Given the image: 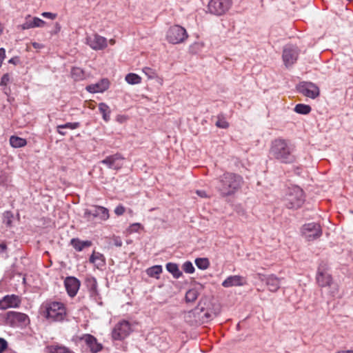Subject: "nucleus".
<instances>
[{"label": "nucleus", "instance_id": "1", "mask_svg": "<svg viewBox=\"0 0 353 353\" xmlns=\"http://www.w3.org/2000/svg\"><path fill=\"white\" fill-rule=\"evenodd\" d=\"M243 184V179L241 176L225 172L217 179L215 187L219 194L225 197L234 195L241 188Z\"/></svg>", "mask_w": 353, "mask_h": 353}, {"label": "nucleus", "instance_id": "2", "mask_svg": "<svg viewBox=\"0 0 353 353\" xmlns=\"http://www.w3.org/2000/svg\"><path fill=\"white\" fill-rule=\"evenodd\" d=\"M294 146L287 140L275 139L272 143L270 156L283 163H291L294 161Z\"/></svg>", "mask_w": 353, "mask_h": 353}, {"label": "nucleus", "instance_id": "3", "mask_svg": "<svg viewBox=\"0 0 353 353\" xmlns=\"http://www.w3.org/2000/svg\"><path fill=\"white\" fill-rule=\"evenodd\" d=\"M40 310L43 316L53 321H62L66 316L65 307L60 301L48 300L42 303Z\"/></svg>", "mask_w": 353, "mask_h": 353}, {"label": "nucleus", "instance_id": "4", "mask_svg": "<svg viewBox=\"0 0 353 353\" xmlns=\"http://www.w3.org/2000/svg\"><path fill=\"white\" fill-rule=\"evenodd\" d=\"M285 205L289 209H298L305 202L303 190L296 185L288 188L283 198Z\"/></svg>", "mask_w": 353, "mask_h": 353}, {"label": "nucleus", "instance_id": "5", "mask_svg": "<svg viewBox=\"0 0 353 353\" xmlns=\"http://www.w3.org/2000/svg\"><path fill=\"white\" fill-rule=\"evenodd\" d=\"M109 217V210L103 206L97 205L85 209L83 213V218L89 222L94 221V220L105 221Z\"/></svg>", "mask_w": 353, "mask_h": 353}, {"label": "nucleus", "instance_id": "6", "mask_svg": "<svg viewBox=\"0 0 353 353\" xmlns=\"http://www.w3.org/2000/svg\"><path fill=\"white\" fill-rule=\"evenodd\" d=\"M5 322L7 325L13 327H23L30 323L28 316L24 313L9 311L4 316Z\"/></svg>", "mask_w": 353, "mask_h": 353}, {"label": "nucleus", "instance_id": "7", "mask_svg": "<svg viewBox=\"0 0 353 353\" xmlns=\"http://www.w3.org/2000/svg\"><path fill=\"white\" fill-rule=\"evenodd\" d=\"M188 37L186 30L181 26L174 25L169 28L166 33L167 41L172 44L183 43Z\"/></svg>", "mask_w": 353, "mask_h": 353}, {"label": "nucleus", "instance_id": "8", "mask_svg": "<svg viewBox=\"0 0 353 353\" xmlns=\"http://www.w3.org/2000/svg\"><path fill=\"white\" fill-rule=\"evenodd\" d=\"M232 5V0H210L208 12L215 16H222L230 9Z\"/></svg>", "mask_w": 353, "mask_h": 353}, {"label": "nucleus", "instance_id": "9", "mask_svg": "<svg viewBox=\"0 0 353 353\" xmlns=\"http://www.w3.org/2000/svg\"><path fill=\"white\" fill-rule=\"evenodd\" d=\"M132 331L130 323L125 320L118 322L112 331L114 340L121 341L125 339Z\"/></svg>", "mask_w": 353, "mask_h": 353}, {"label": "nucleus", "instance_id": "10", "mask_svg": "<svg viewBox=\"0 0 353 353\" xmlns=\"http://www.w3.org/2000/svg\"><path fill=\"white\" fill-rule=\"evenodd\" d=\"M299 49L296 46L287 44L283 47L282 58L284 65L288 68L294 65L299 57Z\"/></svg>", "mask_w": 353, "mask_h": 353}, {"label": "nucleus", "instance_id": "11", "mask_svg": "<svg viewBox=\"0 0 353 353\" xmlns=\"http://www.w3.org/2000/svg\"><path fill=\"white\" fill-rule=\"evenodd\" d=\"M302 236L308 241L319 238L322 234L321 225L316 223H308L303 225Z\"/></svg>", "mask_w": 353, "mask_h": 353}, {"label": "nucleus", "instance_id": "12", "mask_svg": "<svg viewBox=\"0 0 353 353\" xmlns=\"http://www.w3.org/2000/svg\"><path fill=\"white\" fill-rule=\"evenodd\" d=\"M78 341L84 344L91 353H99L103 349V345L97 338L90 334H83L77 337Z\"/></svg>", "mask_w": 353, "mask_h": 353}, {"label": "nucleus", "instance_id": "13", "mask_svg": "<svg viewBox=\"0 0 353 353\" xmlns=\"http://www.w3.org/2000/svg\"><path fill=\"white\" fill-rule=\"evenodd\" d=\"M297 90L303 96L313 99L319 97L320 94L319 88L314 83L308 81L301 82L297 85Z\"/></svg>", "mask_w": 353, "mask_h": 353}, {"label": "nucleus", "instance_id": "14", "mask_svg": "<svg viewBox=\"0 0 353 353\" xmlns=\"http://www.w3.org/2000/svg\"><path fill=\"white\" fill-rule=\"evenodd\" d=\"M86 44H88L92 50H101L108 46L106 38L94 34L86 37Z\"/></svg>", "mask_w": 353, "mask_h": 353}, {"label": "nucleus", "instance_id": "15", "mask_svg": "<svg viewBox=\"0 0 353 353\" xmlns=\"http://www.w3.org/2000/svg\"><path fill=\"white\" fill-rule=\"evenodd\" d=\"M85 285L89 292L90 297L96 301L101 299L98 290L97 279L92 275H88L85 279Z\"/></svg>", "mask_w": 353, "mask_h": 353}, {"label": "nucleus", "instance_id": "16", "mask_svg": "<svg viewBox=\"0 0 353 353\" xmlns=\"http://www.w3.org/2000/svg\"><path fill=\"white\" fill-rule=\"evenodd\" d=\"M260 279L264 281L268 290L272 292H276L283 283V278H279L274 274L263 275Z\"/></svg>", "mask_w": 353, "mask_h": 353}, {"label": "nucleus", "instance_id": "17", "mask_svg": "<svg viewBox=\"0 0 353 353\" xmlns=\"http://www.w3.org/2000/svg\"><path fill=\"white\" fill-rule=\"evenodd\" d=\"M124 158L119 153L107 157L101 161V163L105 165L108 168L119 170L123 166Z\"/></svg>", "mask_w": 353, "mask_h": 353}, {"label": "nucleus", "instance_id": "18", "mask_svg": "<svg viewBox=\"0 0 353 353\" xmlns=\"http://www.w3.org/2000/svg\"><path fill=\"white\" fill-rule=\"evenodd\" d=\"M64 285L68 295L74 297L79 290L81 282L74 276H68L64 281Z\"/></svg>", "mask_w": 353, "mask_h": 353}, {"label": "nucleus", "instance_id": "19", "mask_svg": "<svg viewBox=\"0 0 353 353\" xmlns=\"http://www.w3.org/2000/svg\"><path fill=\"white\" fill-rule=\"evenodd\" d=\"M46 25V21L37 17L28 15L25 18V21L20 26L22 30H28L34 28H42Z\"/></svg>", "mask_w": 353, "mask_h": 353}, {"label": "nucleus", "instance_id": "20", "mask_svg": "<svg viewBox=\"0 0 353 353\" xmlns=\"http://www.w3.org/2000/svg\"><path fill=\"white\" fill-rule=\"evenodd\" d=\"M246 284V279L240 275H232L228 276L221 283L226 288L232 287H240Z\"/></svg>", "mask_w": 353, "mask_h": 353}, {"label": "nucleus", "instance_id": "21", "mask_svg": "<svg viewBox=\"0 0 353 353\" xmlns=\"http://www.w3.org/2000/svg\"><path fill=\"white\" fill-rule=\"evenodd\" d=\"M21 303L20 298L14 294L6 295L0 300V308L17 307Z\"/></svg>", "mask_w": 353, "mask_h": 353}, {"label": "nucleus", "instance_id": "22", "mask_svg": "<svg viewBox=\"0 0 353 353\" xmlns=\"http://www.w3.org/2000/svg\"><path fill=\"white\" fill-rule=\"evenodd\" d=\"M110 82L107 79H102L96 83L86 86L85 90L90 93L103 92L109 88Z\"/></svg>", "mask_w": 353, "mask_h": 353}, {"label": "nucleus", "instance_id": "23", "mask_svg": "<svg viewBox=\"0 0 353 353\" xmlns=\"http://www.w3.org/2000/svg\"><path fill=\"white\" fill-rule=\"evenodd\" d=\"M316 281L321 287L330 286L332 284L330 274L321 267L318 269Z\"/></svg>", "mask_w": 353, "mask_h": 353}, {"label": "nucleus", "instance_id": "24", "mask_svg": "<svg viewBox=\"0 0 353 353\" xmlns=\"http://www.w3.org/2000/svg\"><path fill=\"white\" fill-rule=\"evenodd\" d=\"M89 261L98 269H101L105 265V258L103 254L95 251L90 256Z\"/></svg>", "mask_w": 353, "mask_h": 353}, {"label": "nucleus", "instance_id": "25", "mask_svg": "<svg viewBox=\"0 0 353 353\" xmlns=\"http://www.w3.org/2000/svg\"><path fill=\"white\" fill-rule=\"evenodd\" d=\"M71 245L77 252L82 251L85 248H89L92 245L91 241H81L78 238L72 239L70 241Z\"/></svg>", "mask_w": 353, "mask_h": 353}, {"label": "nucleus", "instance_id": "26", "mask_svg": "<svg viewBox=\"0 0 353 353\" xmlns=\"http://www.w3.org/2000/svg\"><path fill=\"white\" fill-rule=\"evenodd\" d=\"M165 268L168 272H169L174 279H179L183 274L176 263H168Z\"/></svg>", "mask_w": 353, "mask_h": 353}, {"label": "nucleus", "instance_id": "27", "mask_svg": "<svg viewBox=\"0 0 353 353\" xmlns=\"http://www.w3.org/2000/svg\"><path fill=\"white\" fill-rule=\"evenodd\" d=\"M80 126V123L79 122H73V123H66L65 124L59 125L57 127V132L61 135H65L66 132H62V130L63 129H69V130H74L78 128Z\"/></svg>", "mask_w": 353, "mask_h": 353}, {"label": "nucleus", "instance_id": "28", "mask_svg": "<svg viewBox=\"0 0 353 353\" xmlns=\"http://www.w3.org/2000/svg\"><path fill=\"white\" fill-rule=\"evenodd\" d=\"M99 110L102 114L103 119L108 122L110 119L111 110L110 107L105 103H100L99 104Z\"/></svg>", "mask_w": 353, "mask_h": 353}, {"label": "nucleus", "instance_id": "29", "mask_svg": "<svg viewBox=\"0 0 353 353\" xmlns=\"http://www.w3.org/2000/svg\"><path fill=\"white\" fill-rule=\"evenodd\" d=\"M10 144L12 148H19L27 144V141L21 137L17 136H11L10 138Z\"/></svg>", "mask_w": 353, "mask_h": 353}, {"label": "nucleus", "instance_id": "30", "mask_svg": "<svg viewBox=\"0 0 353 353\" xmlns=\"http://www.w3.org/2000/svg\"><path fill=\"white\" fill-rule=\"evenodd\" d=\"M162 272V266L156 265L146 270V273L150 277L159 279L160 274Z\"/></svg>", "mask_w": 353, "mask_h": 353}, {"label": "nucleus", "instance_id": "31", "mask_svg": "<svg viewBox=\"0 0 353 353\" xmlns=\"http://www.w3.org/2000/svg\"><path fill=\"white\" fill-rule=\"evenodd\" d=\"M312 110L311 107L309 105L299 103L294 107V111L300 114H307Z\"/></svg>", "mask_w": 353, "mask_h": 353}, {"label": "nucleus", "instance_id": "32", "mask_svg": "<svg viewBox=\"0 0 353 353\" xmlns=\"http://www.w3.org/2000/svg\"><path fill=\"white\" fill-rule=\"evenodd\" d=\"M126 82L130 85L139 84L141 81V78L137 74L129 73L125 78Z\"/></svg>", "mask_w": 353, "mask_h": 353}, {"label": "nucleus", "instance_id": "33", "mask_svg": "<svg viewBox=\"0 0 353 353\" xmlns=\"http://www.w3.org/2000/svg\"><path fill=\"white\" fill-rule=\"evenodd\" d=\"M194 262L196 267L202 270L208 269L210 266V261L207 258H197Z\"/></svg>", "mask_w": 353, "mask_h": 353}, {"label": "nucleus", "instance_id": "34", "mask_svg": "<svg viewBox=\"0 0 353 353\" xmlns=\"http://www.w3.org/2000/svg\"><path fill=\"white\" fill-rule=\"evenodd\" d=\"M199 292L196 289H190L185 294V301L188 303L194 302L196 300Z\"/></svg>", "mask_w": 353, "mask_h": 353}, {"label": "nucleus", "instance_id": "35", "mask_svg": "<svg viewBox=\"0 0 353 353\" xmlns=\"http://www.w3.org/2000/svg\"><path fill=\"white\" fill-rule=\"evenodd\" d=\"M50 353H74L68 348L63 346H52L50 348Z\"/></svg>", "mask_w": 353, "mask_h": 353}, {"label": "nucleus", "instance_id": "36", "mask_svg": "<svg viewBox=\"0 0 353 353\" xmlns=\"http://www.w3.org/2000/svg\"><path fill=\"white\" fill-rule=\"evenodd\" d=\"M182 269L187 274H193L195 271V268L192 263L190 261H187L183 263Z\"/></svg>", "mask_w": 353, "mask_h": 353}, {"label": "nucleus", "instance_id": "37", "mask_svg": "<svg viewBox=\"0 0 353 353\" xmlns=\"http://www.w3.org/2000/svg\"><path fill=\"white\" fill-rule=\"evenodd\" d=\"M72 77L76 80H80L83 79V70L79 68H74L71 72Z\"/></svg>", "mask_w": 353, "mask_h": 353}, {"label": "nucleus", "instance_id": "38", "mask_svg": "<svg viewBox=\"0 0 353 353\" xmlns=\"http://www.w3.org/2000/svg\"><path fill=\"white\" fill-rule=\"evenodd\" d=\"M143 72L148 77V79H152L157 77V73L154 70L145 67L143 68Z\"/></svg>", "mask_w": 353, "mask_h": 353}, {"label": "nucleus", "instance_id": "39", "mask_svg": "<svg viewBox=\"0 0 353 353\" xmlns=\"http://www.w3.org/2000/svg\"><path fill=\"white\" fill-rule=\"evenodd\" d=\"M141 228H142V225L139 223H132L129 227V232L130 233L137 232Z\"/></svg>", "mask_w": 353, "mask_h": 353}, {"label": "nucleus", "instance_id": "40", "mask_svg": "<svg viewBox=\"0 0 353 353\" xmlns=\"http://www.w3.org/2000/svg\"><path fill=\"white\" fill-rule=\"evenodd\" d=\"M10 77L9 74H8V73L4 74L1 77L0 85H6L10 82Z\"/></svg>", "mask_w": 353, "mask_h": 353}, {"label": "nucleus", "instance_id": "41", "mask_svg": "<svg viewBox=\"0 0 353 353\" xmlns=\"http://www.w3.org/2000/svg\"><path fill=\"white\" fill-rule=\"evenodd\" d=\"M41 16L44 18L50 19H56L57 14L55 13L50 12H43L41 13Z\"/></svg>", "mask_w": 353, "mask_h": 353}, {"label": "nucleus", "instance_id": "42", "mask_svg": "<svg viewBox=\"0 0 353 353\" xmlns=\"http://www.w3.org/2000/svg\"><path fill=\"white\" fill-rule=\"evenodd\" d=\"M112 243L114 245L117 247L122 246L123 242L119 236H113L112 238Z\"/></svg>", "mask_w": 353, "mask_h": 353}, {"label": "nucleus", "instance_id": "43", "mask_svg": "<svg viewBox=\"0 0 353 353\" xmlns=\"http://www.w3.org/2000/svg\"><path fill=\"white\" fill-rule=\"evenodd\" d=\"M7 341L3 338H0V353H2L7 348Z\"/></svg>", "mask_w": 353, "mask_h": 353}, {"label": "nucleus", "instance_id": "44", "mask_svg": "<svg viewBox=\"0 0 353 353\" xmlns=\"http://www.w3.org/2000/svg\"><path fill=\"white\" fill-rule=\"evenodd\" d=\"M216 125L220 128L225 129L228 127V123L224 120H219L216 123Z\"/></svg>", "mask_w": 353, "mask_h": 353}, {"label": "nucleus", "instance_id": "45", "mask_svg": "<svg viewBox=\"0 0 353 353\" xmlns=\"http://www.w3.org/2000/svg\"><path fill=\"white\" fill-rule=\"evenodd\" d=\"M124 212H125V208L123 205H118L114 209V213L117 215H119V216L122 215Z\"/></svg>", "mask_w": 353, "mask_h": 353}, {"label": "nucleus", "instance_id": "46", "mask_svg": "<svg viewBox=\"0 0 353 353\" xmlns=\"http://www.w3.org/2000/svg\"><path fill=\"white\" fill-rule=\"evenodd\" d=\"M61 25L59 23H56L54 25V28L51 31V34H57L61 30Z\"/></svg>", "mask_w": 353, "mask_h": 353}, {"label": "nucleus", "instance_id": "47", "mask_svg": "<svg viewBox=\"0 0 353 353\" xmlns=\"http://www.w3.org/2000/svg\"><path fill=\"white\" fill-rule=\"evenodd\" d=\"M196 194L198 196H199L201 198H206V197H208V194H207V193H206V192L205 190H196Z\"/></svg>", "mask_w": 353, "mask_h": 353}, {"label": "nucleus", "instance_id": "48", "mask_svg": "<svg viewBox=\"0 0 353 353\" xmlns=\"http://www.w3.org/2000/svg\"><path fill=\"white\" fill-rule=\"evenodd\" d=\"M6 57V51L3 48H0V66Z\"/></svg>", "mask_w": 353, "mask_h": 353}, {"label": "nucleus", "instance_id": "49", "mask_svg": "<svg viewBox=\"0 0 353 353\" xmlns=\"http://www.w3.org/2000/svg\"><path fill=\"white\" fill-rule=\"evenodd\" d=\"M32 46L35 49H41L44 47V46L42 43H37V42H33Z\"/></svg>", "mask_w": 353, "mask_h": 353}, {"label": "nucleus", "instance_id": "50", "mask_svg": "<svg viewBox=\"0 0 353 353\" xmlns=\"http://www.w3.org/2000/svg\"><path fill=\"white\" fill-rule=\"evenodd\" d=\"M10 212H6L5 214H4V217L8 219V220L6 221V223L7 225H10V223H11V220L10 219Z\"/></svg>", "mask_w": 353, "mask_h": 353}, {"label": "nucleus", "instance_id": "51", "mask_svg": "<svg viewBox=\"0 0 353 353\" xmlns=\"http://www.w3.org/2000/svg\"><path fill=\"white\" fill-rule=\"evenodd\" d=\"M6 244H4V243H1V244H0V251H1V252H4V251L6 250Z\"/></svg>", "mask_w": 353, "mask_h": 353}, {"label": "nucleus", "instance_id": "52", "mask_svg": "<svg viewBox=\"0 0 353 353\" xmlns=\"http://www.w3.org/2000/svg\"><path fill=\"white\" fill-rule=\"evenodd\" d=\"M336 353H353V350H343V351H339Z\"/></svg>", "mask_w": 353, "mask_h": 353}, {"label": "nucleus", "instance_id": "53", "mask_svg": "<svg viewBox=\"0 0 353 353\" xmlns=\"http://www.w3.org/2000/svg\"><path fill=\"white\" fill-rule=\"evenodd\" d=\"M110 43L112 45H113V44H114L115 41H114V39H110Z\"/></svg>", "mask_w": 353, "mask_h": 353}, {"label": "nucleus", "instance_id": "54", "mask_svg": "<svg viewBox=\"0 0 353 353\" xmlns=\"http://www.w3.org/2000/svg\"><path fill=\"white\" fill-rule=\"evenodd\" d=\"M9 62H10V63H14V59H10L9 60Z\"/></svg>", "mask_w": 353, "mask_h": 353}, {"label": "nucleus", "instance_id": "55", "mask_svg": "<svg viewBox=\"0 0 353 353\" xmlns=\"http://www.w3.org/2000/svg\"><path fill=\"white\" fill-rule=\"evenodd\" d=\"M193 314H194V312L192 311H191V312H189L188 315H189V316H190Z\"/></svg>", "mask_w": 353, "mask_h": 353}, {"label": "nucleus", "instance_id": "56", "mask_svg": "<svg viewBox=\"0 0 353 353\" xmlns=\"http://www.w3.org/2000/svg\"><path fill=\"white\" fill-rule=\"evenodd\" d=\"M334 295H335L334 292H332V296H334Z\"/></svg>", "mask_w": 353, "mask_h": 353}]
</instances>
